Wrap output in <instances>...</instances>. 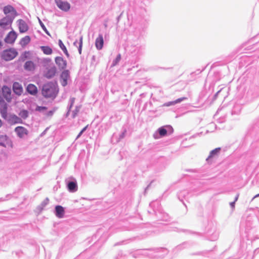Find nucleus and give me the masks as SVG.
Returning <instances> with one entry per match:
<instances>
[{
    "mask_svg": "<svg viewBox=\"0 0 259 259\" xmlns=\"http://www.w3.org/2000/svg\"><path fill=\"white\" fill-rule=\"evenodd\" d=\"M83 131H80V133H79V134L78 135V136H77V138H78L83 133Z\"/></svg>",
    "mask_w": 259,
    "mask_h": 259,
    "instance_id": "nucleus-34",
    "label": "nucleus"
},
{
    "mask_svg": "<svg viewBox=\"0 0 259 259\" xmlns=\"http://www.w3.org/2000/svg\"><path fill=\"white\" fill-rule=\"evenodd\" d=\"M47 109V108L46 107H37V110L38 111H42V110H46Z\"/></svg>",
    "mask_w": 259,
    "mask_h": 259,
    "instance_id": "nucleus-32",
    "label": "nucleus"
},
{
    "mask_svg": "<svg viewBox=\"0 0 259 259\" xmlns=\"http://www.w3.org/2000/svg\"><path fill=\"white\" fill-rule=\"evenodd\" d=\"M59 89L56 82H50L45 84L42 89V95L46 98L54 99L58 94Z\"/></svg>",
    "mask_w": 259,
    "mask_h": 259,
    "instance_id": "nucleus-1",
    "label": "nucleus"
},
{
    "mask_svg": "<svg viewBox=\"0 0 259 259\" xmlns=\"http://www.w3.org/2000/svg\"><path fill=\"white\" fill-rule=\"evenodd\" d=\"M220 150V148H215V149L212 150L208 156V158L206 159L207 160H208L209 159L213 157L215 155L217 154Z\"/></svg>",
    "mask_w": 259,
    "mask_h": 259,
    "instance_id": "nucleus-24",
    "label": "nucleus"
},
{
    "mask_svg": "<svg viewBox=\"0 0 259 259\" xmlns=\"http://www.w3.org/2000/svg\"><path fill=\"white\" fill-rule=\"evenodd\" d=\"M18 55L14 49H9L4 51L2 54V58L6 61H10L15 58Z\"/></svg>",
    "mask_w": 259,
    "mask_h": 259,
    "instance_id": "nucleus-3",
    "label": "nucleus"
},
{
    "mask_svg": "<svg viewBox=\"0 0 259 259\" xmlns=\"http://www.w3.org/2000/svg\"><path fill=\"white\" fill-rule=\"evenodd\" d=\"M57 6L61 10L67 11L70 9V4L62 0H55Z\"/></svg>",
    "mask_w": 259,
    "mask_h": 259,
    "instance_id": "nucleus-8",
    "label": "nucleus"
},
{
    "mask_svg": "<svg viewBox=\"0 0 259 259\" xmlns=\"http://www.w3.org/2000/svg\"><path fill=\"white\" fill-rule=\"evenodd\" d=\"M8 18L5 17L1 20V27L5 28L6 29L9 28L10 27H11V23H7Z\"/></svg>",
    "mask_w": 259,
    "mask_h": 259,
    "instance_id": "nucleus-20",
    "label": "nucleus"
},
{
    "mask_svg": "<svg viewBox=\"0 0 259 259\" xmlns=\"http://www.w3.org/2000/svg\"><path fill=\"white\" fill-rule=\"evenodd\" d=\"M5 17L8 18L7 23H12L17 15L16 11L11 6H7L4 7L3 10Z\"/></svg>",
    "mask_w": 259,
    "mask_h": 259,
    "instance_id": "nucleus-2",
    "label": "nucleus"
},
{
    "mask_svg": "<svg viewBox=\"0 0 259 259\" xmlns=\"http://www.w3.org/2000/svg\"><path fill=\"white\" fill-rule=\"evenodd\" d=\"M1 146L8 149L13 147V144L11 139L7 136H1Z\"/></svg>",
    "mask_w": 259,
    "mask_h": 259,
    "instance_id": "nucleus-6",
    "label": "nucleus"
},
{
    "mask_svg": "<svg viewBox=\"0 0 259 259\" xmlns=\"http://www.w3.org/2000/svg\"><path fill=\"white\" fill-rule=\"evenodd\" d=\"M78 111H79V109H76V112H74V113L73 114V117H75L76 116V115L77 114V113L78 112Z\"/></svg>",
    "mask_w": 259,
    "mask_h": 259,
    "instance_id": "nucleus-35",
    "label": "nucleus"
},
{
    "mask_svg": "<svg viewBox=\"0 0 259 259\" xmlns=\"http://www.w3.org/2000/svg\"><path fill=\"white\" fill-rule=\"evenodd\" d=\"M17 35L14 31H11L5 38V41L7 44H13L17 38Z\"/></svg>",
    "mask_w": 259,
    "mask_h": 259,
    "instance_id": "nucleus-4",
    "label": "nucleus"
},
{
    "mask_svg": "<svg viewBox=\"0 0 259 259\" xmlns=\"http://www.w3.org/2000/svg\"><path fill=\"white\" fill-rule=\"evenodd\" d=\"M70 78L69 71L68 70L63 71L61 74V83L63 86L67 84V81Z\"/></svg>",
    "mask_w": 259,
    "mask_h": 259,
    "instance_id": "nucleus-7",
    "label": "nucleus"
},
{
    "mask_svg": "<svg viewBox=\"0 0 259 259\" xmlns=\"http://www.w3.org/2000/svg\"><path fill=\"white\" fill-rule=\"evenodd\" d=\"M7 109V105L6 104L3 103L1 101V113L2 114V116L4 118H7V113L6 110Z\"/></svg>",
    "mask_w": 259,
    "mask_h": 259,
    "instance_id": "nucleus-19",
    "label": "nucleus"
},
{
    "mask_svg": "<svg viewBox=\"0 0 259 259\" xmlns=\"http://www.w3.org/2000/svg\"><path fill=\"white\" fill-rule=\"evenodd\" d=\"M186 99H187L186 97L180 98H179V99H177L176 100H175L174 101H172V102H171L169 103L167 105L169 106V105H175L176 104L180 103L181 102H182V101H184L185 100H186Z\"/></svg>",
    "mask_w": 259,
    "mask_h": 259,
    "instance_id": "nucleus-26",
    "label": "nucleus"
},
{
    "mask_svg": "<svg viewBox=\"0 0 259 259\" xmlns=\"http://www.w3.org/2000/svg\"><path fill=\"white\" fill-rule=\"evenodd\" d=\"M68 189L69 191L74 192L77 191V186L76 184L74 182H70L68 184Z\"/></svg>",
    "mask_w": 259,
    "mask_h": 259,
    "instance_id": "nucleus-18",
    "label": "nucleus"
},
{
    "mask_svg": "<svg viewBox=\"0 0 259 259\" xmlns=\"http://www.w3.org/2000/svg\"><path fill=\"white\" fill-rule=\"evenodd\" d=\"M235 201L230 203V205H231V206L232 208H234V207H235Z\"/></svg>",
    "mask_w": 259,
    "mask_h": 259,
    "instance_id": "nucleus-33",
    "label": "nucleus"
},
{
    "mask_svg": "<svg viewBox=\"0 0 259 259\" xmlns=\"http://www.w3.org/2000/svg\"><path fill=\"white\" fill-rule=\"evenodd\" d=\"M82 44H83V37L81 36L79 39V47H78V52L80 54H81V53Z\"/></svg>",
    "mask_w": 259,
    "mask_h": 259,
    "instance_id": "nucleus-29",
    "label": "nucleus"
},
{
    "mask_svg": "<svg viewBox=\"0 0 259 259\" xmlns=\"http://www.w3.org/2000/svg\"><path fill=\"white\" fill-rule=\"evenodd\" d=\"M159 134L161 137L165 136L167 134V131L163 128L160 127L158 129Z\"/></svg>",
    "mask_w": 259,
    "mask_h": 259,
    "instance_id": "nucleus-28",
    "label": "nucleus"
},
{
    "mask_svg": "<svg viewBox=\"0 0 259 259\" xmlns=\"http://www.w3.org/2000/svg\"><path fill=\"white\" fill-rule=\"evenodd\" d=\"M259 196V193L257 195H256L253 198H255V197H258Z\"/></svg>",
    "mask_w": 259,
    "mask_h": 259,
    "instance_id": "nucleus-38",
    "label": "nucleus"
},
{
    "mask_svg": "<svg viewBox=\"0 0 259 259\" xmlns=\"http://www.w3.org/2000/svg\"><path fill=\"white\" fill-rule=\"evenodd\" d=\"M56 73V67L55 66H52L47 69L46 72L45 74V76L48 78H51L55 76Z\"/></svg>",
    "mask_w": 259,
    "mask_h": 259,
    "instance_id": "nucleus-13",
    "label": "nucleus"
},
{
    "mask_svg": "<svg viewBox=\"0 0 259 259\" xmlns=\"http://www.w3.org/2000/svg\"><path fill=\"white\" fill-rule=\"evenodd\" d=\"M88 125H87L86 126H85V127H84V128L81 130V131H83V132H84V131L86 130L87 128L88 127Z\"/></svg>",
    "mask_w": 259,
    "mask_h": 259,
    "instance_id": "nucleus-37",
    "label": "nucleus"
},
{
    "mask_svg": "<svg viewBox=\"0 0 259 259\" xmlns=\"http://www.w3.org/2000/svg\"><path fill=\"white\" fill-rule=\"evenodd\" d=\"M24 68L26 70L32 71L35 68V65L33 62L28 61L25 63Z\"/></svg>",
    "mask_w": 259,
    "mask_h": 259,
    "instance_id": "nucleus-17",
    "label": "nucleus"
},
{
    "mask_svg": "<svg viewBox=\"0 0 259 259\" xmlns=\"http://www.w3.org/2000/svg\"><path fill=\"white\" fill-rule=\"evenodd\" d=\"M120 59H121V55H120V54H118L117 55L116 58L115 59V60L114 61L113 65L114 66V65H116L119 62Z\"/></svg>",
    "mask_w": 259,
    "mask_h": 259,
    "instance_id": "nucleus-30",
    "label": "nucleus"
},
{
    "mask_svg": "<svg viewBox=\"0 0 259 259\" xmlns=\"http://www.w3.org/2000/svg\"><path fill=\"white\" fill-rule=\"evenodd\" d=\"M26 90L29 94L32 95H35L37 93V89L36 87L33 84H29Z\"/></svg>",
    "mask_w": 259,
    "mask_h": 259,
    "instance_id": "nucleus-16",
    "label": "nucleus"
},
{
    "mask_svg": "<svg viewBox=\"0 0 259 259\" xmlns=\"http://www.w3.org/2000/svg\"><path fill=\"white\" fill-rule=\"evenodd\" d=\"M104 44V39L102 35L100 34L96 38L95 41L96 47L98 50L102 49Z\"/></svg>",
    "mask_w": 259,
    "mask_h": 259,
    "instance_id": "nucleus-14",
    "label": "nucleus"
},
{
    "mask_svg": "<svg viewBox=\"0 0 259 259\" xmlns=\"http://www.w3.org/2000/svg\"><path fill=\"white\" fill-rule=\"evenodd\" d=\"M56 215L59 218H62L64 215V209L61 205H57L55 207Z\"/></svg>",
    "mask_w": 259,
    "mask_h": 259,
    "instance_id": "nucleus-15",
    "label": "nucleus"
},
{
    "mask_svg": "<svg viewBox=\"0 0 259 259\" xmlns=\"http://www.w3.org/2000/svg\"><path fill=\"white\" fill-rule=\"evenodd\" d=\"M39 24L41 27V28H42V29L47 33L49 34V33H48V31L46 28V27H45V25L43 24V23L39 19Z\"/></svg>",
    "mask_w": 259,
    "mask_h": 259,
    "instance_id": "nucleus-31",
    "label": "nucleus"
},
{
    "mask_svg": "<svg viewBox=\"0 0 259 259\" xmlns=\"http://www.w3.org/2000/svg\"><path fill=\"white\" fill-rule=\"evenodd\" d=\"M59 45L60 48L63 51L64 53L67 56H68L69 54H68V51L67 50V49L61 40H59Z\"/></svg>",
    "mask_w": 259,
    "mask_h": 259,
    "instance_id": "nucleus-25",
    "label": "nucleus"
},
{
    "mask_svg": "<svg viewBox=\"0 0 259 259\" xmlns=\"http://www.w3.org/2000/svg\"><path fill=\"white\" fill-rule=\"evenodd\" d=\"M2 94L3 97L6 99L8 102L11 101V90L10 88L7 86H4L2 88Z\"/></svg>",
    "mask_w": 259,
    "mask_h": 259,
    "instance_id": "nucleus-5",
    "label": "nucleus"
},
{
    "mask_svg": "<svg viewBox=\"0 0 259 259\" xmlns=\"http://www.w3.org/2000/svg\"><path fill=\"white\" fill-rule=\"evenodd\" d=\"M239 194H238L236 195V197H235V201H234L235 202H236V201L238 200V197H239Z\"/></svg>",
    "mask_w": 259,
    "mask_h": 259,
    "instance_id": "nucleus-36",
    "label": "nucleus"
},
{
    "mask_svg": "<svg viewBox=\"0 0 259 259\" xmlns=\"http://www.w3.org/2000/svg\"><path fill=\"white\" fill-rule=\"evenodd\" d=\"M40 49L46 55H51L53 53L52 49L49 46H41Z\"/></svg>",
    "mask_w": 259,
    "mask_h": 259,
    "instance_id": "nucleus-21",
    "label": "nucleus"
},
{
    "mask_svg": "<svg viewBox=\"0 0 259 259\" xmlns=\"http://www.w3.org/2000/svg\"><path fill=\"white\" fill-rule=\"evenodd\" d=\"M19 31L21 33L26 32L28 29V27L24 21L20 19L18 21Z\"/></svg>",
    "mask_w": 259,
    "mask_h": 259,
    "instance_id": "nucleus-12",
    "label": "nucleus"
},
{
    "mask_svg": "<svg viewBox=\"0 0 259 259\" xmlns=\"http://www.w3.org/2000/svg\"><path fill=\"white\" fill-rule=\"evenodd\" d=\"M13 90L14 93L18 96L21 95L23 92V89L22 85L17 82H15L13 83Z\"/></svg>",
    "mask_w": 259,
    "mask_h": 259,
    "instance_id": "nucleus-9",
    "label": "nucleus"
},
{
    "mask_svg": "<svg viewBox=\"0 0 259 259\" xmlns=\"http://www.w3.org/2000/svg\"><path fill=\"white\" fill-rule=\"evenodd\" d=\"M19 115L21 118L25 119L28 117V112L27 110H23L20 112Z\"/></svg>",
    "mask_w": 259,
    "mask_h": 259,
    "instance_id": "nucleus-27",
    "label": "nucleus"
},
{
    "mask_svg": "<svg viewBox=\"0 0 259 259\" xmlns=\"http://www.w3.org/2000/svg\"><path fill=\"white\" fill-rule=\"evenodd\" d=\"M55 62L58 67L61 69H63L66 67V61L64 60L63 58L61 57H57L55 58Z\"/></svg>",
    "mask_w": 259,
    "mask_h": 259,
    "instance_id": "nucleus-11",
    "label": "nucleus"
},
{
    "mask_svg": "<svg viewBox=\"0 0 259 259\" xmlns=\"http://www.w3.org/2000/svg\"><path fill=\"white\" fill-rule=\"evenodd\" d=\"M15 132L17 133L18 136L21 138L28 134L27 130L23 126L16 127Z\"/></svg>",
    "mask_w": 259,
    "mask_h": 259,
    "instance_id": "nucleus-10",
    "label": "nucleus"
},
{
    "mask_svg": "<svg viewBox=\"0 0 259 259\" xmlns=\"http://www.w3.org/2000/svg\"><path fill=\"white\" fill-rule=\"evenodd\" d=\"M10 120H11L12 122L16 123H21L22 120L18 117H17L15 115H11Z\"/></svg>",
    "mask_w": 259,
    "mask_h": 259,
    "instance_id": "nucleus-23",
    "label": "nucleus"
},
{
    "mask_svg": "<svg viewBox=\"0 0 259 259\" xmlns=\"http://www.w3.org/2000/svg\"><path fill=\"white\" fill-rule=\"evenodd\" d=\"M30 41V37L29 36H25L23 37L20 41V44L22 46H25Z\"/></svg>",
    "mask_w": 259,
    "mask_h": 259,
    "instance_id": "nucleus-22",
    "label": "nucleus"
},
{
    "mask_svg": "<svg viewBox=\"0 0 259 259\" xmlns=\"http://www.w3.org/2000/svg\"><path fill=\"white\" fill-rule=\"evenodd\" d=\"M76 41H75V42H74V45H76Z\"/></svg>",
    "mask_w": 259,
    "mask_h": 259,
    "instance_id": "nucleus-39",
    "label": "nucleus"
}]
</instances>
